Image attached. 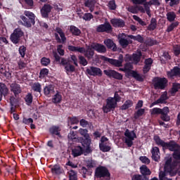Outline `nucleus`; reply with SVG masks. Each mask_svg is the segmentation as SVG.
<instances>
[{"label":"nucleus","instance_id":"obj_58","mask_svg":"<svg viewBox=\"0 0 180 180\" xmlns=\"http://www.w3.org/2000/svg\"><path fill=\"white\" fill-rule=\"evenodd\" d=\"M4 167H6V171L11 175H13V172H16V167L15 166L11 168V165H6Z\"/></svg>","mask_w":180,"mask_h":180},{"label":"nucleus","instance_id":"obj_27","mask_svg":"<svg viewBox=\"0 0 180 180\" xmlns=\"http://www.w3.org/2000/svg\"><path fill=\"white\" fill-rule=\"evenodd\" d=\"M110 23L113 27H124V20L120 18H112L110 20Z\"/></svg>","mask_w":180,"mask_h":180},{"label":"nucleus","instance_id":"obj_26","mask_svg":"<svg viewBox=\"0 0 180 180\" xmlns=\"http://www.w3.org/2000/svg\"><path fill=\"white\" fill-rule=\"evenodd\" d=\"M139 171L142 176L145 178H148L150 179V175H151V170L147 167V165H143L140 167Z\"/></svg>","mask_w":180,"mask_h":180},{"label":"nucleus","instance_id":"obj_15","mask_svg":"<svg viewBox=\"0 0 180 180\" xmlns=\"http://www.w3.org/2000/svg\"><path fill=\"white\" fill-rule=\"evenodd\" d=\"M86 74H88V75H91L92 77H102L103 75L101 68L94 66H91L90 68H87L86 70Z\"/></svg>","mask_w":180,"mask_h":180},{"label":"nucleus","instance_id":"obj_61","mask_svg":"<svg viewBox=\"0 0 180 180\" xmlns=\"http://www.w3.org/2000/svg\"><path fill=\"white\" fill-rule=\"evenodd\" d=\"M178 25H179V22H172L167 29L166 32H167L168 33H169L170 32H172V30H174V29H175V27H176V26H178Z\"/></svg>","mask_w":180,"mask_h":180},{"label":"nucleus","instance_id":"obj_25","mask_svg":"<svg viewBox=\"0 0 180 180\" xmlns=\"http://www.w3.org/2000/svg\"><path fill=\"white\" fill-rule=\"evenodd\" d=\"M61 128L57 125H53L49 128V133L54 137V136H57L58 137L61 138Z\"/></svg>","mask_w":180,"mask_h":180},{"label":"nucleus","instance_id":"obj_4","mask_svg":"<svg viewBox=\"0 0 180 180\" xmlns=\"http://www.w3.org/2000/svg\"><path fill=\"white\" fill-rule=\"evenodd\" d=\"M94 176L96 178L104 180H110V172L108 167L99 165L95 169Z\"/></svg>","mask_w":180,"mask_h":180},{"label":"nucleus","instance_id":"obj_54","mask_svg":"<svg viewBox=\"0 0 180 180\" xmlns=\"http://www.w3.org/2000/svg\"><path fill=\"white\" fill-rule=\"evenodd\" d=\"M91 19H94V15L91 13H85L83 15V20L86 22H91Z\"/></svg>","mask_w":180,"mask_h":180},{"label":"nucleus","instance_id":"obj_40","mask_svg":"<svg viewBox=\"0 0 180 180\" xmlns=\"http://www.w3.org/2000/svg\"><path fill=\"white\" fill-rule=\"evenodd\" d=\"M24 100L25 101L26 105L30 106V105L33 103V94H32V93H27V94L24 98Z\"/></svg>","mask_w":180,"mask_h":180},{"label":"nucleus","instance_id":"obj_60","mask_svg":"<svg viewBox=\"0 0 180 180\" xmlns=\"http://www.w3.org/2000/svg\"><path fill=\"white\" fill-rule=\"evenodd\" d=\"M86 167L88 168H94V167H96V162L92 159L88 160L86 161Z\"/></svg>","mask_w":180,"mask_h":180},{"label":"nucleus","instance_id":"obj_46","mask_svg":"<svg viewBox=\"0 0 180 180\" xmlns=\"http://www.w3.org/2000/svg\"><path fill=\"white\" fill-rule=\"evenodd\" d=\"M166 16L168 22H174V20H175V18H176V14H175V12L174 11H169L166 14Z\"/></svg>","mask_w":180,"mask_h":180},{"label":"nucleus","instance_id":"obj_14","mask_svg":"<svg viewBox=\"0 0 180 180\" xmlns=\"http://www.w3.org/2000/svg\"><path fill=\"white\" fill-rule=\"evenodd\" d=\"M105 75L109 77V78H114V79H118L122 81L123 79V75L113 70H103Z\"/></svg>","mask_w":180,"mask_h":180},{"label":"nucleus","instance_id":"obj_10","mask_svg":"<svg viewBox=\"0 0 180 180\" xmlns=\"http://www.w3.org/2000/svg\"><path fill=\"white\" fill-rule=\"evenodd\" d=\"M117 103L115 102V98L112 97H108L106 99V103L103 106V113H110V112H113L116 109Z\"/></svg>","mask_w":180,"mask_h":180},{"label":"nucleus","instance_id":"obj_24","mask_svg":"<svg viewBox=\"0 0 180 180\" xmlns=\"http://www.w3.org/2000/svg\"><path fill=\"white\" fill-rule=\"evenodd\" d=\"M103 43L109 50H112V51H117V46H116V44H115L111 39H105Z\"/></svg>","mask_w":180,"mask_h":180},{"label":"nucleus","instance_id":"obj_23","mask_svg":"<svg viewBox=\"0 0 180 180\" xmlns=\"http://www.w3.org/2000/svg\"><path fill=\"white\" fill-rule=\"evenodd\" d=\"M56 94V90L54 89V85L48 84L44 87V94L47 98H50L51 95H54Z\"/></svg>","mask_w":180,"mask_h":180},{"label":"nucleus","instance_id":"obj_51","mask_svg":"<svg viewBox=\"0 0 180 180\" xmlns=\"http://www.w3.org/2000/svg\"><path fill=\"white\" fill-rule=\"evenodd\" d=\"M49 69L42 68L40 70L39 78H40L41 79H43V78H46V77L49 75Z\"/></svg>","mask_w":180,"mask_h":180},{"label":"nucleus","instance_id":"obj_16","mask_svg":"<svg viewBox=\"0 0 180 180\" xmlns=\"http://www.w3.org/2000/svg\"><path fill=\"white\" fill-rule=\"evenodd\" d=\"M56 32L58 33H55V39L57 41V43H62L64 44L65 41H67V37H65V34H64V32H63V30L60 27L56 28ZM58 34L60 36H58ZM61 38V39H60Z\"/></svg>","mask_w":180,"mask_h":180},{"label":"nucleus","instance_id":"obj_12","mask_svg":"<svg viewBox=\"0 0 180 180\" xmlns=\"http://www.w3.org/2000/svg\"><path fill=\"white\" fill-rule=\"evenodd\" d=\"M165 165H164V172L161 171L159 173L160 180H164L165 176H167V174H169L171 176H175V175L178 174V175L180 176V170H179L180 165H177L176 167L174 168L172 172H167L165 171Z\"/></svg>","mask_w":180,"mask_h":180},{"label":"nucleus","instance_id":"obj_37","mask_svg":"<svg viewBox=\"0 0 180 180\" xmlns=\"http://www.w3.org/2000/svg\"><path fill=\"white\" fill-rule=\"evenodd\" d=\"M32 89L34 92L41 95V84L40 82H34L32 86Z\"/></svg>","mask_w":180,"mask_h":180},{"label":"nucleus","instance_id":"obj_29","mask_svg":"<svg viewBox=\"0 0 180 180\" xmlns=\"http://www.w3.org/2000/svg\"><path fill=\"white\" fill-rule=\"evenodd\" d=\"M168 78H174V77H178L180 75V68L178 66H175L173 69L167 72Z\"/></svg>","mask_w":180,"mask_h":180},{"label":"nucleus","instance_id":"obj_3","mask_svg":"<svg viewBox=\"0 0 180 180\" xmlns=\"http://www.w3.org/2000/svg\"><path fill=\"white\" fill-rule=\"evenodd\" d=\"M169 113V108L168 107H164L163 108H154L150 110V114L153 115H161L160 119L163 122H169L171 120V117L168 115Z\"/></svg>","mask_w":180,"mask_h":180},{"label":"nucleus","instance_id":"obj_63","mask_svg":"<svg viewBox=\"0 0 180 180\" xmlns=\"http://www.w3.org/2000/svg\"><path fill=\"white\" fill-rule=\"evenodd\" d=\"M158 99H159V101H160L161 103H164V102H165V101H167L168 94L167 93V91H165L164 94H162Z\"/></svg>","mask_w":180,"mask_h":180},{"label":"nucleus","instance_id":"obj_31","mask_svg":"<svg viewBox=\"0 0 180 180\" xmlns=\"http://www.w3.org/2000/svg\"><path fill=\"white\" fill-rule=\"evenodd\" d=\"M68 139L69 141H73L75 143H79V138L77 134V131L70 130V133L68 135Z\"/></svg>","mask_w":180,"mask_h":180},{"label":"nucleus","instance_id":"obj_62","mask_svg":"<svg viewBox=\"0 0 180 180\" xmlns=\"http://www.w3.org/2000/svg\"><path fill=\"white\" fill-rule=\"evenodd\" d=\"M146 43L147 46H155L157 44V40L152 39V38H148L146 41Z\"/></svg>","mask_w":180,"mask_h":180},{"label":"nucleus","instance_id":"obj_8","mask_svg":"<svg viewBox=\"0 0 180 180\" xmlns=\"http://www.w3.org/2000/svg\"><path fill=\"white\" fill-rule=\"evenodd\" d=\"M154 89H161L162 91L167 88L168 79L165 77H156L153 79Z\"/></svg>","mask_w":180,"mask_h":180},{"label":"nucleus","instance_id":"obj_18","mask_svg":"<svg viewBox=\"0 0 180 180\" xmlns=\"http://www.w3.org/2000/svg\"><path fill=\"white\" fill-rule=\"evenodd\" d=\"M112 31V25L108 22H104V24L99 25L96 27V32L98 33H104V32H110Z\"/></svg>","mask_w":180,"mask_h":180},{"label":"nucleus","instance_id":"obj_38","mask_svg":"<svg viewBox=\"0 0 180 180\" xmlns=\"http://www.w3.org/2000/svg\"><path fill=\"white\" fill-rule=\"evenodd\" d=\"M146 113V109L144 108H138V110L136 111L134 114V118L137 120L139 117H141Z\"/></svg>","mask_w":180,"mask_h":180},{"label":"nucleus","instance_id":"obj_49","mask_svg":"<svg viewBox=\"0 0 180 180\" xmlns=\"http://www.w3.org/2000/svg\"><path fill=\"white\" fill-rule=\"evenodd\" d=\"M150 6H151V5L148 4V1H147V0L146 2H143V8L145 9V12L148 16H149V18H151V10L150 9Z\"/></svg>","mask_w":180,"mask_h":180},{"label":"nucleus","instance_id":"obj_9","mask_svg":"<svg viewBox=\"0 0 180 180\" xmlns=\"http://www.w3.org/2000/svg\"><path fill=\"white\" fill-rule=\"evenodd\" d=\"M25 36V32L20 28H15L10 36V40L13 44H19L22 37Z\"/></svg>","mask_w":180,"mask_h":180},{"label":"nucleus","instance_id":"obj_52","mask_svg":"<svg viewBox=\"0 0 180 180\" xmlns=\"http://www.w3.org/2000/svg\"><path fill=\"white\" fill-rule=\"evenodd\" d=\"M68 123L70 124H78L79 119L78 117H68Z\"/></svg>","mask_w":180,"mask_h":180},{"label":"nucleus","instance_id":"obj_48","mask_svg":"<svg viewBox=\"0 0 180 180\" xmlns=\"http://www.w3.org/2000/svg\"><path fill=\"white\" fill-rule=\"evenodd\" d=\"M68 174L69 175V180H78V175L77 172L71 169L68 172Z\"/></svg>","mask_w":180,"mask_h":180},{"label":"nucleus","instance_id":"obj_45","mask_svg":"<svg viewBox=\"0 0 180 180\" xmlns=\"http://www.w3.org/2000/svg\"><path fill=\"white\" fill-rule=\"evenodd\" d=\"M131 180H150V179L142 176L140 174H134L131 175Z\"/></svg>","mask_w":180,"mask_h":180},{"label":"nucleus","instance_id":"obj_30","mask_svg":"<svg viewBox=\"0 0 180 180\" xmlns=\"http://www.w3.org/2000/svg\"><path fill=\"white\" fill-rule=\"evenodd\" d=\"M9 92V89L4 83L0 82V102L2 101L4 96H6Z\"/></svg>","mask_w":180,"mask_h":180},{"label":"nucleus","instance_id":"obj_55","mask_svg":"<svg viewBox=\"0 0 180 180\" xmlns=\"http://www.w3.org/2000/svg\"><path fill=\"white\" fill-rule=\"evenodd\" d=\"M96 3H94L92 0H86L84 2V6L86 8H89L90 9H92V8H95V4Z\"/></svg>","mask_w":180,"mask_h":180},{"label":"nucleus","instance_id":"obj_41","mask_svg":"<svg viewBox=\"0 0 180 180\" xmlns=\"http://www.w3.org/2000/svg\"><path fill=\"white\" fill-rule=\"evenodd\" d=\"M180 89V84L174 83L170 90L172 96H175V94Z\"/></svg>","mask_w":180,"mask_h":180},{"label":"nucleus","instance_id":"obj_19","mask_svg":"<svg viewBox=\"0 0 180 180\" xmlns=\"http://www.w3.org/2000/svg\"><path fill=\"white\" fill-rule=\"evenodd\" d=\"M10 91L13 93L15 98H19V94H22V87H20L19 84L13 83L10 86Z\"/></svg>","mask_w":180,"mask_h":180},{"label":"nucleus","instance_id":"obj_1","mask_svg":"<svg viewBox=\"0 0 180 180\" xmlns=\"http://www.w3.org/2000/svg\"><path fill=\"white\" fill-rule=\"evenodd\" d=\"M153 140L159 147H162V150H169L173 151L172 158H165V171L172 172L178 165H180V146L174 141L165 142L158 135L153 136Z\"/></svg>","mask_w":180,"mask_h":180},{"label":"nucleus","instance_id":"obj_22","mask_svg":"<svg viewBox=\"0 0 180 180\" xmlns=\"http://www.w3.org/2000/svg\"><path fill=\"white\" fill-rule=\"evenodd\" d=\"M91 49L93 50H95L97 53H100V54H105L106 51H108V49L105 46V45L99 43L93 44L91 46Z\"/></svg>","mask_w":180,"mask_h":180},{"label":"nucleus","instance_id":"obj_6","mask_svg":"<svg viewBox=\"0 0 180 180\" xmlns=\"http://www.w3.org/2000/svg\"><path fill=\"white\" fill-rule=\"evenodd\" d=\"M78 131L79 134L82 136L79 138V143H81L82 146H87L89 147V145L92 144V139H91V136L88 134V129L80 128Z\"/></svg>","mask_w":180,"mask_h":180},{"label":"nucleus","instance_id":"obj_33","mask_svg":"<svg viewBox=\"0 0 180 180\" xmlns=\"http://www.w3.org/2000/svg\"><path fill=\"white\" fill-rule=\"evenodd\" d=\"M99 148L102 153H109L112 150V146L110 143H99Z\"/></svg>","mask_w":180,"mask_h":180},{"label":"nucleus","instance_id":"obj_56","mask_svg":"<svg viewBox=\"0 0 180 180\" xmlns=\"http://www.w3.org/2000/svg\"><path fill=\"white\" fill-rule=\"evenodd\" d=\"M18 97L15 96H11L10 97V105L11 106H18V103L19 102V101L17 99Z\"/></svg>","mask_w":180,"mask_h":180},{"label":"nucleus","instance_id":"obj_50","mask_svg":"<svg viewBox=\"0 0 180 180\" xmlns=\"http://www.w3.org/2000/svg\"><path fill=\"white\" fill-rule=\"evenodd\" d=\"M65 72L68 74L69 72H75V66L73 65H71V63H68L65 67Z\"/></svg>","mask_w":180,"mask_h":180},{"label":"nucleus","instance_id":"obj_35","mask_svg":"<svg viewBox=\"0 0 180 180\" xmlns=\"http://www.w3.org/2000/svg\"><path fill=\"white\" fill-rule=\"evenodd\" d=\"M155 29H157V19L152 18L150 20V23L147 27V30H149V32H153Z\"/></svg>","mask_w":180,"mask_h":180},{"label":"nucleus","instance_id":"obj_44","mask_svg":"<svg viewBox=\"0 0 180 180\" xmlns=\"http://www.w3.org/2000/svg\"><path fill=\"white\" fill-rule=\"evenodd\" d=\"M70 31L74 36H80L82 33L81 30L74 25L70 26Z\"/></svg>","mask_w":180,"mask_h":180},{"label":"nucleus","instance_id":"obj_28","mask_svg":"<svg viewBox=\"0 0 180 180\" xmlns=\"http://www.w3.org/2000/svg\"><path fill=\"white\" fill-rule=\"evenodd\" d=\"M150 153L152 154V160L153 161H155L156 162H158V160H160V148L157 146H154L152 148Z\"/></svg>","mask_w":180,"mask_h":180},{"label":"nucleus","instance_id":"obj_59","mask_svg":"<svg viewBox=\"0 0 180 180\" xmlns=\"http://www.w3.org/2000/svg\"><path fill=\"white\" fill-rule=\"evenodd\" d=\"M19 54L22 57V58H25V56H26V46H20L18 49Z\"/></svg>","mask_w":180,"mask_h":180},{"label":"nucleus","instance_id":"obj_32","mask_svg":"<svg viewBox=\"0 0 180 180\" xmlns=\"http://www.w3.org/2000/svg\"><path fill=\"white\" fill-rule=\"evenodd\" d=\"M83 53H84V57L87 58L88 61L92 60V58H94V56H95V51L91 48H88L86 50L84 48Z\"/></svg>","mask_w":180,"mask_h":180},{"label":"nucleus","instance_id":"obj_43","mask_svg":"<svg viewBox=\"0 0 180 180\" xmlns=\"http://www.w3.org/2000/svg\"><path fill=\"white\" fill-rule=\"evenodd\" d=\"M127 37H129V39H131L132 40H135L136 41H139V43H144V38L140 34L136 36L127 35Z\"/></svg>","mask_w":180,"mask_h":180},{"label":"nucleus","instance_id":"obj_34","mask_svg":"<svg viewBox=\"0 0 180 180\" xmlns=\"http://www.w3.org/2000/svg\"><path fill=\"white\" fill-rule=\"evenodd\" d=\"M61 101H63V96H61V93L58 91H56V94L52 98L53 103H61Z\"/></svg>","mask_w":180,"mask_h":180},{"label":"nucleus","instance_id":"obj_42","mask_svg":"<svg viewBox=\"0 0 180 180\" xmlns=\"http://www.w3.org/2000/svg\"><path fill=\"white\" fill-rule=\"evenodd\" d=\"M68 49L70 51H75L77 53H84V47L74 46L72 45H69Z\"/></svg>","mask_w":180,"mask_h":180},{"label":"nucleus","instance_id":"obj_21","mask_svg":"<svg viewBox=\"0 0 180 180\" xmlns=\"http://www.w3.org/2000/svg\"><path fill=\"white\" fill-rule=\"evenodd\" d=\"M51 9H53V6H51V5L49 4H44L41 8V15L42 18L47 19V18H49V15H50V12H51Z\"/></svg>","mask_w":180,"mask_h":180},{"label":"nucleus","instance_id":"obj_36","mask_svg":"<svg viewBox=\"0 0 180 180\" xmlns=\"http://www.w3.org/2000/svg\"><path fill=\"white\" fill-rule=\"evenodd\" d=\"M52 174H55L56 175H60L63 174V169L60 167L59 165H55L51 169Z\"/></svg>","mask_w":180,"mask_h":180},{"label":"nucleus","instance_id":"obj_64","mask_svg":"<svg viewBox=\"0 0 180 180\" xmlns=\"http://www.w3.org/2000/svg\"><path fill=\"white\" fill-rule=\"evenodd\" d=\"M173 51H174V56H176V57H178V56H179L180 54V45L174 46Z\"/></svg>","mask_w":180,"mask_h":180},{"label":"nucleus","instance_id":"obj_39","mask_svg":"<svg viewBox=\"0 0 180 180\" xmlns=\"http://www.w3.org/2000/svg\"><path fill=\"white\" fill-rule=\"evenodd\" d=\"M143 54L141 53V51H139L137 53H133L132 54V60L135 64H139V61L141 60V56Z\"/></svg>","mask_w":180,"mask_h":180},{"label":"nucleus","instance_id":"obj_17","mask_svg":"<svg viewBox=\"0 0 180 180\" xmlns=\"http://www.w3.org/2000/svg\"><path fill=\"white\" fill-rule=\"evenodd\" d=\"M101 60H103V61H105V63H109V64H111V65H113L114 67H122V61L108 58L105 56H100Z\"/></svg>","mask_w":180,"mask_h":180},{"label":"nucleus","instance_id":"obj_13","mask_svg":"<svg viewBox=\"0 0 180 180\" xmlns=\"http://www.w3.org/2000/svg\"><path fill=\"white\" fill-rule=\"evenodd\" d=\"M120 45L122 49H126L129 44H133V41L127 39V35L124 33L120 34L117 37Z\"/></svg>","mask_w":180,"mask_h":180},{"label":"nucleus","instance_id":"obj_7","mask_svg":"<svg viewBox=\"0 0 180 180\" xmlns=\"http://www.w3.org/2000/svg\"><path fill=\"white\" fill-rule=\"evenodd\" d=\"M133 70V64L130 63H127L124 66V72H127V75H129L131 77H133V78H135L136 81H139V82H143L144 81V79L140 74H139L137 72L132 70Z\"/></svg>","mask_w":180,"mask_h":180},{"label":"nucleus","instance_id":"obj_11","mask_svg":"<svg viewBox=\"0 0 180 180\" xmlns=\"http://www.w3.org/2000/svg\"><path fill=\"white\" fill-rule=\"evenodd\" d=\"M124 143L127 144V147H131L133 146V141L134 139H137V135L134 130L130 131L129 129H127L124 132Z\"/></svg>","mask_w":180,"mask_h":180},{"label":"nucleus","instance_id":"obj_20","mask_svg":"<svg viewBox=\"0 0 180 180\" xmlns=\"http://www.w3.org/2000/svg\"><path fill=\"white\" fill-rule=\"evenodd\" d=\"M153 63H154V60L151 58L145 59L144 65L142 69L143 74H147L148 72H150V70H151V67H153Z\"/></svg>","mask_w":180,"mask_h":180},{"label":"nucleus","instance_id":"obj_5","mask_svg":"<svg viewBox=\"0 0 180 180\" xmlns=\"http://www.w3.org/2000/svg\"><path fill=\"white\" fill-rule=\"evenodd\" d=\"M24 15H25H25H20V19L23 22V26H25V27H32V25L36 23V21L34 20V13L30 11H25Z\"/></svg>","mask_w":180,"mask_h":180},{"label":"nucleus","instance_id":"obj_47","mask_svg":"<svg viewBox=\"0 0 180 180\" xmlns=\"http://www.w3.org/2000/svg\"><path fill=\"white\" fill-rule=\"evenodd\" d=\"M133 106V101L131 100H127L121 106L122 110H127L129 108Z\"/></svg>","mask_w":180,"mask_h":180},{"label":"nucleus","instance_id":"obj_2","mask_svg":"<svg viewBox=\"0 0 180 180\" xmlns=\"http://www.w3.org/2000/svg\"><path fill=\"white\" fill-rule=\"evenodd\" d=\"M76 146L72 150V155L75 158L77 157H80V155H87L88 154H91L92 153V148H91V145H82Z\"/></svg>","mask_w":180,"mask_h":180},{"label":"nucleus","instance_id":"obj_57","mask_svg":"<svg viewBox=\"0 0 180 180\" xmlns=\"http://www.w3.org/2000/svg\"><path fill=\"white\" fill-rule=\"evenodd\" d=\"M108 6L110 11H116V8H117L116 1L115 0L110 1L108 2Z\"/></svg>","mask_w":180,"mask_h":180},{"label":"nucleus","instance_id":"obj_53","mask_svg":"<svg viewBox=\"0 0 180 180\" xmlns=\"http://www.w3.org/2000/svg\"><path fill=\"white\" fill-rule=\"evenodd\" d=\"M51 60L49 58L43 57L41 58V64L43 67H47L50 65Z\"/></svg>","mask_w":180,"mask_h":180}]
</instances>
